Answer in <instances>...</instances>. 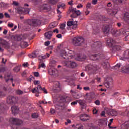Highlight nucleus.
I'll return each instance as SVG.
<instances>
[{
  "mask_svg": "<svg viewBox=\"0 0 129 129\" xmlns=\"http://www.w3.org/2000/svg\"><path fill=\"white\" fill-rule=\"evenodd\" d=\"M60 56L65 60L73 59L75 57V52L72 50H69L68 48H66L60 50Z\"/></svg>",
  "mask_w": 129,
  "mask_h": 129,
  "instance_id": "obj_1",
  "label": "nucleus"
},
{
  "mask_svg": "<svg viewBox=\"0 0 129 129\" xmlns=\"http://www.w3.org/2000/svg\"><path fill=\"white\" fill-rule=\"evenodd\" d=\"M85 42V40L82 37H76L72 39V43L74 46H81Z\"/></svg>",
  "mask_w": 129,
  "mask_h": 129,
  "instance_id": "obj_2",
  "label": "nucleus"
},
{
  "mask_svg": "<svg viewBox=\"0 0 129 129\" xmlns=\"http://www.w3.org/2000/svg\"><path fill=\"white\" fill-rule=\"evenodd\" d=\"M18 101L19 98L18 97L9 96L7 97V102L8 104H10V105H15V104L18 103Z\"/></svg>",
  "mask_w": 129,
  "mask_h": 129,
  "instance_id": "obj_3",
  "label": "nucleus"
},
{
  "mask_svg": "<svg viewBox=\"0 0 129 129\" xmlns=\"http://www.w3.org/2000/svg\"><path fill=\"white\" fill-rule=\"evenodd\" d=\"M117 36H120V35H123L125 36L124 38V41H127V36H129V32L124 30V29H121L119 30H117L115 33Z\"/></svg>",
  "mask_w": 129,
  "mask_h": 129,
  "instance_id": "obj_4",
  "label": "nucleus"
},
{
  "mask_svg": "<svg viewBox=\"0 0 129 129\" xmlns=\"http://www.w3.org/2000/svg\"><path fill=\"white\" fill-rule=\"evenodd\" d=\"M4 78L5 80L6 83L9 84V85L12 83V86H15V85L14 84V78H13V76L11 74H9L7 76H5Z\"/></svg>",
  "mask_w": 129,
  "mask_h": 129,
  "instance_id": "obj_5",
  "label": "nucleus"
},
{
  "mask_svg": "<svg viewBox=\"0 0 129 129\" xmlns=\"http://www.w3.org/2000/svg\"><path fill=\"white\" fill-rule=\"evenodd\" d=\"M9 121L12 123V124H15V125H21L23 123V120L21 119L14 117L10 118Z\"/></svg>",
  "mask_w": 129,
  "mask_h": 129,
  "instance_id": "obj_6",
  "label": "nucleus"
},
{
  "mask_svg": "<svg viewBox=\"0 0 129 129\" xmlns=\"http://www.w3.org/2000/svg\"><path fill=\"white\" fill-rule=\"evenodd\" d=\"M39 90H42V91H43V93H45L46 94L48 93V92H47V90H46L45 88H42V87H41V86L38 85L36 87V88H34L33 90V93H35V96H36L37 97L39 96Z\"/></svg>",
  "mask_w": 129,
  "mask_h": 129,
  "instance_id": "obj_7",
  "label": "nucleus"
},
{
  "mask_svg": "<svg viewBox=\"0 0 129 129\" xmlns=\"http://www.w3.org/2000/svg\"><path fill=\"white\" fill-rule=\"evenodd\" d=\"M86 71H88V70H90V71H92L93 73H94V72H95V71H96V70L98 69V67L96 64H90L86 67Z\"/></svg>",
  "mask_w": 129,
  "mask_h": 129,
  "instance_id": "obj_8",
  "label": "nucleus"
},
{
  "mask_svg": "<svg viewBox=\"0 0 129 129\" xmlns=\"http://www.w3.org/2000/svg\"><path fill=\"white\" fill-rule=\"evenodd\" d=\"M65 66L70 68H75L77 67V64L74 61L69 60L65 62Z\"/></svg>",
  "mask_w": 129,
  "mask_h": 129,
  "instance_id": "obj_9",
  "label": "nucleus"
},
{
  "mask_svg": "<svg viewBox=\"0 0 129 129\" xmlns=\"http://www.w3.org/2000/svg\"><path fill=\"white\" fill-rule=\"evenodd\" d=\"M0 44L2 45V46H3L4 48H6V49H9V48H10V45L9 42L2 38H0Z\"/></svg>",
  "mask_w": 129,
  "mask_h": 129,
  "instance_id": "obj_10",
  "label": "nucleus"
},
{
  "mask_svg": "<svg viewBox=\"0 0 129 129\" xmlns=\"http://www.w3.org/2000/svg\"><path fill=\"white\" fill-rule=\"evenodd\" d=\"M67 25L68 27H71L73 26L72 28L74 30H76V29H77V21H69L67 23Z\"/></svg>",
  "mask_w": 129,
  "mask_h": 129,
  "instance_id": "obj_11",
  "label": "nucleus"
},
{
  "mask_svg": "<svg viewBox=\"0 0 129 129\" xmlns=\"http://www.w3.org/2000/svg\"><path fill=\"white\" fill-rule=\"evenodd\" d=\"M33 27H40L41 26V21L37 19H34L33 21Z\"/></svg>",
  "mask_w": 129,
  "mask_h": 129,
  "instance_id": "obj_12",
  "label": "nucleus"
},
{
  "mask_svg": "<svg viewBox=\"0 0 129 129\" xmlns=\"http://www.w3.org/2000/svg\"><path fill=\"white\" fill-rule=\"evenodd\" d=\"M50 11L51 10V7L48 5V4H45L40 7V11Z\"/></svg>",
  "mask_w": 129,
  "mask_h": 129,
  "instance_id": "obj_13",
  "label": "nucleus"
},
{
  "mask_svg": "<svg viewBox=\"0 0 129 129\" xmlns=\"http://www.w3.org/2000/svg\"><path fill=\"white\" fill-rule=\"evenodd\" d=\"M11 111L13 114H16L19 112V108L16 105H13L11 107Z\"/></svg>",
  "mask_w": 129,
  "mask_h": 129,
  "instance_id": "obj_14",
  "label": "nucleus"
},
{
  "mask_svg": "<svg viewBox=\"0 0 129 129\" xmlns=\"http://www.w3.org/2000/svg\"><path fill=\"white\" fill-rule=\"evenodd\" d=\"M44 36L47 40H51L53 36V32L52 31H48L44 34Z\"/></svg>",
  "mask_w": 129,
  "mask_h": 129,
  "instance_id": "obj_15",
  "label": "nucleus"
},
{
  "mask_svg": "<svg viewBox=\"0 0 129 129\" xmlns=\"http://www.w3.org/2000/svg\"><path fill=\"white\" fill-rule=\"evenodd\" d=\"M57 70L53 67L50 68L48 70V73L51 76L55 75V74L57 73Z\"/></svg>",
  "mask_w": 129,
  "mask_h": 129,
  "instance_id": "obj_16",
  "label": "nucleus"
},
{
  "mask_svg": "<svg viewBox=\"0 0 129 129\" xmlns=\"http://www.w3.org/2000/svg\"><path fill=\"white\" fill-rule=\"evenodd\" d=\"M114 43V41L112 38H108L106 40V45L109 47H112V45Z\"/></svg>",
  "mask_w": 129,
  "mask_h": 129,
  "instance_id": "obj_17",
  "label": "nucleus"
},
{
  "mask_svg": "<svg viewBox=\"0 0 129 129\" xmlns=\"http://www.w3.org/2000/svg\"><path fill=\"white\" fill-rule=\"evenodd\" d=\"M102 31L104 34H108V33H109V26L103 25L102 27Z\"/></svg>",
  "mask_w": 129,
  "mask_h": 129,
  "instance_id": "obj_18",
  "label": "nucleus"
},
{
  "mask_svg": "<svg viewBox=\"0 0 129 129\" xmlns=\"http://www.w3.org/2000/svg\"><path fill=\"white\" fill-rule=\"evenodd\" d=\"M80 117L81 120L85 121V120H88V118H86V117H89V116L86 114H82L80 115Z\"/></svg>",
  "mask_w": 129,
  "mask_h": 129,
  "instance_id": "obj_19",
  "label": "nucleus"
},
{
  "mask_svg": "<svg viewBox=\"0 0 129 129\" xmlns=\"http://www.w3.org/2000/svg\"><path fill=\"white\" fill-rule=\"evenodd\" d=\"M121 129H129V121L125 122L124 124L121 125Z\"/></svg>",
  "mask_w": 129,
  "mask_h": 129,
  "instance_id": "obj_20",
  "label": "nucleus"
},
{
  "mask_svg": "<svg viewBox=\"0 0 129 129\" xmlns=\"http://www.w3.org/2000/svg\"><path fill=\"white\" fill-rule=\"evenodd\" d=\"M124 21L125 23H127V24H129V13H126L124 16Z\"/></svg>",
  "mask_w": 129,
  "mask_h": 129,
  "instance_id": "obj_21",
  "label": "nucleus"
},
{
  "mask_svg": "<svg viewBox=\"0 0 129 129\" xmlns=\"http://www.w3.org/2000/svg\"><path fill=\"white\" fill-rule=\"evenodd\" d=\"M78 103L80 104L82 108L85 107V100H78Z\"/></svg>",
  "mask_w": 129,
  "mask_h": 129,
  "instance_id": "obj_22",
  "label": "nucleus"
},
{
  "mask_svg": "<svg viewBox=\"0 0 129 129\" xmlns=\"http://www.w3.org/2000/svg\"><path fill=\"white\" fill-rule=\"evenodd\" d=\"M5 111V104L3 102H0V114L4 113Z\"/></svg>",
  "mask_w": 129,
  "mask_h": 129,
  "instance_id": "obj_23",
  "label": "nucleus"
},
{
  "mask_svg": "<svg viewBox=\"0 0 129 129\" xmlns=\"http://www.w3.org/2000/svg\"><path fill=\"white\" fill-rule=\"evenodd\" d=\"M97 56H99L100 57H102V56H103V54H101V55H97V54H94V55H92V56H90V58L91 59V60H97Z\"/></svg>",
  "mask_w": 129,
  "mask_h": 129,
  "instance_id": "obj_24",
  "label": "nucleus"
},
{
  "mask_svg": "<svg viewBox=\"0 0 129 129\" xmlns=\"http://www.w3.org/2000/svg\"><path fill=\"white\" fill-rule=\"evenodd\" d=\"M57 25H58V23L56 22H53L49 25V28L50 29H53V28H55V27H57Z\"/></svg>",
  "mask_w": 129,
  "mask_h": 129,
  "instance_id": "obj_25",
  "label": "nucleus"
},
{
  "mask_svg": "<svg viewBox=\"0 0 129 129\" xmlns=\"http://www.w3.org/2000/svg\"><path fill=\"white\" fill-rule=\"evenodd\" d=\"M124 2V0H113L114 4L121 5L122 3Z\"/></svg>",
  "mask_w": 129,
  "mask_h": 129,
  "instance_id": "obj_26",
  "label": "nucleus"
},
{
  "mask_svg": "<svg viewBox=\"0 0 129 129\" xmlns=\"http://www.w3.org/2000/svg\"><path fill=\"white\" fill-rule=\"evenodd\" d=\"M122 71L123 73H127V72H129V67H123Z\"/></svg>",
  "mask_w": 129,
  "mask_h": 129,
  "instance_id": "obj_27",
  "label": "nucleus"
},
{
  "mask_svg": "<svg viewBox=\"0 0 129 129\" xmlns=\"http://www.w3.org/2000/svg\"><path fill=\"white\" fill-rule=\"evenodd\" d=\"M102 66H103L104 68H109V63L108 62H103L102 63Z\"/></svg>",
  "mask_w": 129,
  "mask_h": 129,
  "instance_id": "obj_28",
  "label": "nucleus"
},
{
  "mask_svg": "<svg viewBox=\"0 0 129 129\" xmlns=\"http://www.w3.org/2000/svg\"><path fill=\"white\" fill-rule=\"evenodd\" d=\"M57 2H59V0H50L49 3L51 5H56Z\"/></svg>",
  "mask_w": 129,
  "mask_h": 129,
  "instance_id": "obj_29",
  "label": "nucleus"
},
{
  "mask_svg": "<svg viewBox=\"0 0 129 129\" xmlns=\"http://www.w3.org/2000/svg\"><path fill=\"white\" fill-rule=\"evenodd\" d=\"M111 114H112L113 116H116L117 115V112L115 110H112L111 111Z\"/></svg>",
  "mask_w": 129,
  "mask_h": 129,
  "instance_id": "obj_30",
  "label": "nucleus"
},
{
  "mask_svg": "<svg viewBox=\"0 0 129 129\" xmlns=\"http://www.w3.org/2000/svg\"><path fill=\"white\" fill-rule=\"evenodd\" d=\"M13 70L15 72H19V71H20V70H21V68H20V66H17V67H16L15 68H14L13 69Z\"/></svg>",
  "mask_w": 129,
  "mask_h": 129,
  "instance_id": "obj_31",
  "label": "nucleus"
},
{
  "mask_svg": "<svg viewBox=\"0 0 129 129\" xmlns=\"http://www.w3.org/2000/svg\"><path fill=\"white\" fill-rule=\"evenodd\" d=\"M39 107H40L39 110L41 111V113H42V114H44V113H45V110H44V109H43V107H42V106H41V105H39Z\"/></svg>",
  "mask_w": 129,
  "mask_h": 129,
  "instance_id": "obj_32",
  "label": "nucleus"
},
{
  "mask_svg": "<svg viewBox=\"0 0 129 129\" xmlns=\"http://www.w3.org/2000/svg\"><path fill=\"white\" fill-rule=\"evenodd\" d=\"M40 116V114L38 113H34L33 114V118H38L39 116Z\"/></svg>",
  "mask_w": 129,
  "mask_h": 129,
  "instance_id": "obj_33",
  "label": "nucleus"
},
{
  "mask_svg": "<svg viewBox=\"0 0 129 129\" xmlns=\"http://www.w3.org/2000/svg\"><path fill=\"white\" fill-rule=\"evenodd\" d=\"M46 58H47V56H46V55H40L39 56L38 59L39 60H40L41 61V60H44V59H46Z\"/></svg>",
  "mask_w": 129,
  "mask_h": 129,
  "instance_id": "obj_34",
  "label": "nucleus"
},
{
  "mask_svg": "<svg viewBox=\"0 0 129 129\" xmlns=\"http://www.w3.org/2000/svg\"><path fill=\"white\" fill-rule=\"evenodd\" d=\"M1 6H2V7H3L4 8H8V7H9V4L2 2Z\"/></svg>",
  "mask_w": 129,
  "mask_h": 129,
  "instance_id": "obj_35",
  "label": "nucleus"
},
{
  "mask_svg": "<svg viewBox=\"0 0 129 129\" xmlns=\"http://www.w3.org/2000/svg\"><path fill=\"white\" fill-rule=\"evenodd\" d=\"M125 57L127 58V59H129V50L125 51Z\"/></svg>",
  "mask_w": 129,
  "mask_h": 129,
  "instance_id": "obj_36",
  "label": "nucleus"
},
{
  "mask_svg": "<svg viewBox=\"0 0 129 129\" xmlns=\"http://www.w3.org/2000/svg\"><path fill=\"white\" fill-rule=\"evenodd\" d=\"M102 122L103 123V125H107V119H102Z\"/></svg>",
  "mask_w": 129,
  "mask_h": 129,
  "instance_id": "obj_37",
  "label": "nucleus"
},
{
  "mask_svg": "<svg viewBox=\"0 0 129 129\" xmlns=\"http://www.w3.org/2000/svg\"><path fill=\"white\" fill-rule=\"evenodd\" d=\"M94 95H95V93H94V92H91L90 93V97L92 99H93V98H94V97H92L94 96Z\"/></svg>",
  "mask_w": 129,
  "mask_h": 129,
  "instance_id": "obj_38",
  "label": "nucleus"
},
{
  "mask_svg": "<svg viewBox=\"0 0 129 129\" xmlns=\"http://www.w3.org/2000/svg\"><path fill=\"white\" fill-rule=\"evenodd\" d=\"M66 27V24H65V23L62 24L60 26V29L61 30H64V29H65Z\"/></svg>",
  "mask_w": 129,
  "mask_h": 129,
  "instance_id": "obj_39",
  "label": "nucleus"
},
{
  "mask_svg": "<svg viewBox=\"0 0 129 129\" xmlns=\"http://www.w3.org/2000/svg\"><path fill=\"white\" fill-rule=\"evenodd\" d=\"M74 11L75 14H76V15H77V16H80L81 12H80V11L79 10L76 11V9H74Z\"/></svg>",
  "mask_w": 129,
  "mask_h": 129,
  "instance_id": "obj_40",
  "label": "nucleus"
},
{
  "mask_svg": "<svg viewBox=\"0 0 129 129\" xmlns=\"http://www.w3.org/2000/svg\"><path fill=\"white\" fill-rule=\"evenodd\" d=\"M33 83L34 85H37V86H39V84L41 83V82L40 81L35 80L34 81Z\"/></svg>",
  "mask_w": 129,
  "mask_h": 129,
  "instance_id": "obj_41",
  "label": "nucleus"
},
{
  "mask_svg": "<svg viewBox=\"0 0 129 129\" xmlns=\"http://www.w3.org/2000/svg\"><path fill=\"white\" fill-rule=\"evenodd\" d=\"M33 75L35 77H39L40 76V74L38 72H33Z\"/></svg>",
  "mask_w": 129,
  "mask_h": 129,
  "instance_id": "obj_42",
  "label": "nucleus"
},
{
  "mask_svg": "<svg viewBox=\"0 0 129 129\" xmlns=\"http://www.w3.org/2000/svg\"><path fill=\"white\" fill-rule=\"evenodd\" d=\"M16 93L19 95H21V94H23V91H21V90H18L16 91Z\"/></svg>",
  "mask_w": 129,
  "mask_h": 129,
  "instance_id": "obj_43",
  "label": "nucleus"
},
{
  "mask_svg": "<svg viewBox=\"0 0 129 129\" xmlns=\"http://www.w3.org/2000/svg\"><path fill=\"white\" fill-rule=\"evenodd\" d=\"M23 67H24V68H27V67H29V63L28 62H24L22 64Z\"/></svg>",
  "mask_w": 129,
  "mask_h": 129,
  "instance_id": "obj_44",
  "label": "nucleus"
},
{
  "mask_svg": "<svg viewBox=\"0 0 129 129\" xmlns=\"http://www.w3.org/2000/svg\"><path fill=\"white\" fill-rule=\"evenodd\" d=\"M46 68V66L45 65V63H42L40 64L39 66V68Z\"/></svg>",
  "mask_w": 129,
  "mask_h": 129,
  "instance_id": "obj_45",
  "label": "nucleus"
},
{
  "mask_svg": "<svg viewBox=\"0 0 129 129\" xmlns=\"http://www.w3.org/2000/svg\"><path fill=\"white\" fill-rule=\"evenodd\" d=\"M76 128L82 129L83 128V126L81 125V124H78V125H76Z\"/></svg>",
  "mask_w": 129,
  "mask_h": 129,
  "instance_id": "obj_46",
  "label": "nucleus"
},
{
  "mask_svg": "<svg viewBox=\"0 0 129 129\" xmlns=\"http://www.w3.org/2000/svg\"><path fill=\"white\" fill-rule=\"evenodd\" d=\"M120 67V63H117L114 67L115 69H118Z\"/></svg>",
  "mask_w": 129,
  "mask_h": 129,
  "instance_id": "obj_47",
  "label": "nucleus"
},
{
  "mask_svg": "<svg viewBox=\"0 0 129 129\" xmlns=\"http://www.w3.org/2000/svg\"><path fill=\"white\" fill-rule=\"evenodd\" d=\"M114 48L116 49V50H117V51H118L119 50H120V46L119 45H115L114 46Z\"/></svg>",
  "mask_w": 129,
  "mask_h": 129,
  "instance_id": "obj_48",
  "label": "nucleus"
},
{
  "mask_svg": "<svg viewBox=\"0 0 129 129\" xmlns=\"http://www.w3.org/2000/svg\"><path fill=\"white\" fill-rule=\"evenodd\" d=\"M65 7V4H62L61 5H58L57 8L58 9H60V8H64Z\"/></svg>",
  "mask_w": 129,
  "mask_h": 129,
  "instance_id": "obj_49",
  "label": "nucleus"
},
{
  "mask_svg": "<svg viewBox=\"0 0 129 129\" xmlns=\"http://www.w3.org/2000/svg\"><path fill=\"white\" fill-rule=\"evenodd\" d=\"M24 12L26 14H29V13H30V9H29V8H25L24 9Z\"/></svg>",
  "mask_w": 129,
  "mask_h": 129,
  "instance_id": "obj_50",
  "label": "nucleus"
},
{
  "mask_svg": "<svg viewBox=\"0 0 129 129\" xmlns=\"http://www.w3.org/2000/svg\"><path fill=\"white\" fill-rule=\"evenodd\" d=\"M84 90L85 91H89V90H90V88H89V87H84Z\"/></svg>",
  "mask_w": 129,
  "mask_h": 129,
  "instance_id": "obj_51",
  "label": "nucleus"
},
{
  "mask_svg": "<svg viewBox=\"0 0 129 129\" xmlns=\"http://www.w3.org/2000/svg\"><path fill=\"white\" fill-rule=\"evenodd\" d=\"M95 103L96 105H100V102L99 101V100H97L95 101Z\"/></svg>",
  "mask_w": 129,
  "mask_h": 129,
  "instance_id": "obj_52",
  "label": "nucleus"
},
{
  "mask_svg": "<svg viewBox=\"0 0 129 129\" xmlns=\"http://www.w3.org/2000/svg\"><path fill=\"white\" fill-rule=\"evenodd\" d=\"M78 103V101H74L71 103V105H76Z\"/></svg>",
  "mask_w": 129,
  "mask_h": 129,
  "instance_id": "obj_53",
  "label": "nucleus"
},
{
  "mask_svg": "<svg viewBox=\"0 0 129 129\" xmlns=\"http://www.w3.org/2000/svg\"><path fill=\"white\" fill-rule=\"evenodd\" d=\"M32 79H33V76H31L29 78H27V81L31 82V81H32Z\"/></svg>",
  "mask_w": 129,
  "mask_h": 129,
  "instance_id": "obj_54",
  "label": "nucleus"
},
{
  "mask_svg": "<svg viewBox=\"0 0 129 129\" xmlns=\"http://www.w3.org/2000/svg\"><path fill=\"white\" fill-rule=\"evenodd\" d=\"M17 13H18L20 14H23V11L20 9H18Z\"/></svg>",
  "mask_w": 129,
  "mask_h": 129,
  "instance_id": "obj_55",
  "label": "nucleus"
},
{
  "mask_svg": "<svg viewBox=\"0 0 129 129\" xmlns=\"http://www.w3.org/2000/svg\"><path fill=\"white\" fill-rule=\"evenodd\" d=\"M23 46H24V48L27 47V46H28V42H23Z\"/></svg>",
  "mask_w": 129,
  "mask_h": 129,
  "instance_id": "obj_56",
  "label": "nucleus"
},
{
  "mask_svg": "<svg viewBox=\"0 0 129 129\" xmlns=\"http://www.w3.org/2000/svg\"><path fill=\"white\" fill-rule=\"evenodd\" d=\"M22 76H23V77H26L27 76V72H24L22 73Z\"/></svg>",
  "mask_w": 129,
  "mask_h": 129,
  "instance_id": "obj_57",
  "label": "nucleus"
},
{
  "mask_svg": "<svg viewBox=\"0 0 129 129\" xmlns=\"http://www.w3.org/2000/svg\"><path fill=\"white\" fill-rule=\"evenodd\" d=\"M92 5H96L97 4V0H92Z\"/></svg>",
  "mask_w": 129,
  "mask_h": 129,
  "instance_id": "obj_58",
  "label": "nucleus"
},
{
  "mask_svg": "<svg viewBox=\"0 0 129 129\" xmlns=\"http://www.w3.org/2000/svg\"><path fill=\"white\" fill-rule=\"evenodd\" d=\"M97 110L96 109H94L93 110V114H96L97 113Z\"/></svg>",
  "mask_w": 129,
  "mask_h": 129,
  "instance_id": "obj_59",
  "label": "nucleus"
},
{
  "mask_svg": "<svg viewBox=\"0 0 129 129\" xmlns=\"http://www.w3.org/2000/svg\"><path fill=\"white\" fill-rule=\"evenodd\" d=\"M13 5H14V6H16V7H18V6H19V3H18L16 1H14L13 2Z\"/></svg>",
  "mask_w": 129,
  "mask_h": 129,
  "instance_id": "obj_60",
  "label": "nucleus"
},
{
  "mask_svg": "<svg viewBox=\"0 0 129 129\" xmlns=\"http://www.w3.org/2000/svg\"><path fill=\"white\" fill-rule=\"evenodd\" d=\"M77 9H80V8H83V5L82 4H79L78 6H77Z\"/></svg>",
  "mask_w": 129,
  "mask_h": 129,
  "instance_id": "obj_61",
  "label": "nucleus"
},
{
  "mask_svg": "<svg viewBox=\"0 0 129 129\" xmlns=\"http://www.w3.org/2000/svg\"><path fill=\"white\" fill-rule=\"evenodd\" d=\"M45 46H49L50 45V41H46L44 43Z\"/></svg>",
  "mask_w": 129,
  "mask_h": 129,
  "instance_id": "obj_62",
  "label": "nucleus"
},
{
  "mask_svg": "<svg viewBox=\"0 0 129 129\" xmlns=\"http://www.w3.org/2000/svg\"><path fill=\"white\" fill-rule=\"evenodd\" d=\"M5 16L6 18H11V16H10V15H9V14L7 13H5Z\"/></svg>",
  "mask_w": 129,
  "mask_h": 129,
  "instance_id": "obj_63",
  "label": "nucleus"
},
{
  "mask_svg": "<svg viewBox=\"0 0 129 129\" xmlns=\"http://www.w3.org/2000/svg\"><path fill=\"white\" fill-rule=\"evenodd\" d=\"M8 27H9L10 28H13V27H14V24L13 23H11V24H8Z\"/></svg>",
  "mask_w": 129,
  "mask_h": 129,
  "instance_id": "obj_64",
  "label": "nucleus"
}]
</instances>
